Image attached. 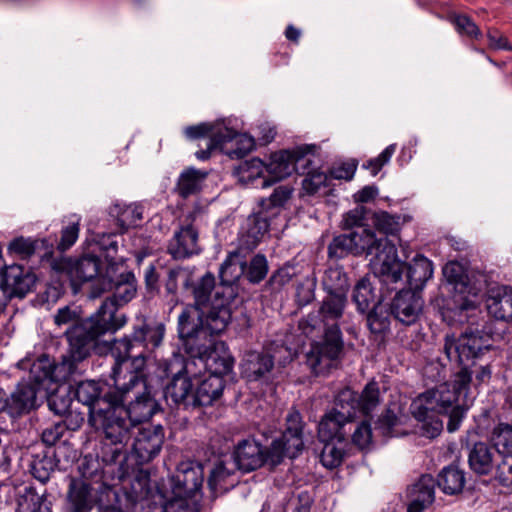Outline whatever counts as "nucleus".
I'll return each mask as SVG.
<instances>
[{"instance_id":"24","label":"nucleus","mask_w":512,"mask_h":512,"mask_svg":"<svg viewBox=\"0 0 512 512\" xmlns=\"http://www.w3.org/2000/svg\"><path fill=\"white\" fill-rule=\"evenodd\" d=\"M264 448L254 438H246L237 443L233 459L238 469L251 472L265 464Z\"/></svg>"},{"instance_id":"57","label":"nucleus","mask_w":512,"mask_h":512,"mask_svg":"<svg viewBox=\"0 0 512 512\" xmlns=\"http://www.w3.org/2000/svg\"><path fill=\"white\" fill-rule=\"evenodd\" d=\"M292 189L286 185L276 187L273 193L267 198H261L259 205L261 210L268 212L272 208L282 207L291 197Z\"/></svg>"},{"instance_id":"34","label":"nucleus","mask_w":512,"mask_h":512,"mask_svg":"<svg viewBox=\"0 0 512 512\" xmlns=\"http://www.w3.org/2000/svg\"><path fill=\"white\" fill-rule=\"evenodd\" d=\"M225 388V381L220 376L208 375L200 381L197 388L194 390L193 404L195 409L203 406L212 405L214 401L218 400Z\"/></svg>"},{"instance_id":"30","label":"nucleus","mask_w":512,"mask_h":512,"mask_svg":"<svg viewBox=\"0 0 512 512\" xmlns=\"http://www.w3.org/2000/svg\"><path fill=\"white\" fill-rule=\"evenodd\" d=\"M401 275L406 271V279L408 288L412 291H417L421 294L426 282L433 275L432 262L423 255H416L413 261L409 264L402 262Z\"/></svg>"},{"instance_id":"2","label":"nucleus","mask_w":512,"mask_h":512,"mask_svg":"<svg viewBox=\"0 0 512 512\" xmlns=\"http://www.w3.org/2000/svg\"><path fill=\"white\" fill-rule=\"evenodd\" d=\"M117 265L106 267L105 276L99 279V285L94 288L93 298L100 297L105 291H113L95 313L78 325L71 327V340L76 344L80 339H88L79 345L77 350L87 351L90 343L97 344V340L106 335L114 334L127 324V316L119 312V307L131 301L136 294L135 276L130 271L119 272Z\"/></svg>"},{"instance_id":"51","label":"nucleus","mask_w":512,"mask_h":512,"mask_svg":"<svg viewBox=\"0 0 512 512\" xmlns=\"http://www.w3.org/2000/svg\"><path fill=\"white\" fill-rule=\"evenodd\" d=\"M43 244V241L23 236L13 239L8 245L10 254H15L21 259H29L33 256L36 250Z\"/></svg>"},{"instance_id":"50","label":"nucleus","mask_w":512,"mask_h":512,"mask_svg":"<svg viewBox=\"0 0 512 512\" xmlns=\"http://www.w3.org/2000/svg\"><path fill=\"white\" fill-rule=\"evenodd\" d=\"M269 271L268 261L263 254H256L249 264L246 263L245 277L252 284H259L263 281Z\"/></svg>"},{"instance_id":"6","label":"nucleus","mask_w":512,"mask_h":512,"mask_svg":"<svg viewBox=\"0 0 512 512\" xmlns=\"http://www.w3.org/2000/svg\"><path fill=\"white\" fill-rule=\"evenodd\" d=\"M134 365L136 371L118 375H113L112 371L111 377L116 387L115 400L125 407L134 425H141L158 412L160 406L152 393V387L148 384L143 358H136Z\"/></svg>"},{"instance_id":"13","label":"nucleus","mask_w":512,"mask_h":512,"mask_svg":"<svg viewBox=\"0 0 512 512\" xmlns=\"http://www.w3.org/2000/svg\"><path fill=\"white\" fill-rule=\"evenodd\" d=\"M249 253H244L237 246L234 251L229 252L219 269L220 283L217 286V296H222L221 304L225 308H230V304L237 296V283L244 275L246 269V257Z\"/></svg>"},{"instance_id":"25","label":"nucleus","mask_w":512,"mask_h":512,"mask_svg":"<svg viewBox=\"0 0 512 512\" xmlns=\"http://www.w3.org/2000/svg\"><path fill=\"white\" fill-rule=\"evenodd\" d=\"M198 231L192 225L182 226L168 243L167 252L175 260H182L200 252Z\"/></svg>"},{"instance_id":"15","label":"nucleus","mask_w":512,"mask_h":512,"mask_svg":"<svg viewBox=\"0 0 512 512\" xmlns=\"http://www.w3.org/2000/svg\"><path fill=\"white\" fill-rule=\"evenodd\" d=\"M36 282L35 275L23 266L13 264L5 267L0 281V313L13 297L23 298Z\"/></svg>"},{"instance_id":"7","label":"nucleus","mask_w":512,"mask_h":512,"mask_svg":"<svg viewBox=\"0 0 512 512\" xmlns=\"http://www.w3.org/2000/svg\"><path fill=\"white\" fill-rule=\"evenodd\" d=\"M354 256H372L370 266L375 274L385 284L397 283L401 280L403 266L397 255L396 244L386 237H378L368 228L350 232Z\"/></svg>"},{"instance_id":"55","label":"nucleus","mask_w":512,"mask_h":512,"mask_svg":"<svg viewBox=\"0 0 512 512\" xmlns=\"http://www.w3.org/2000/svg\"><path fill=\"white\" fill-rule=\"evenodd\" d=\"M324 443V447L320 454V461L322 465L328 469H334L340 466L345 455L343 447L337 446L333 441Z\"/></svg>"},{"instance_id":"46","label":"nucleus","mask_w":512,"mask_h":512,"mask_svg":"<svg viewBox=\"0 0 512 512\" xmlns=\"http://www.w3.org/2000/svg\"><path fill=\"white\" fill-rule=\"evenodd\" d=\"M391 313L380 303L367 312V325L371 333L383 334L390 328Z\"/></svg>"},{"instance_id":"42","label":"nucleus","mask_w":512,"mask_h":512,"mask_svg":"<svg viewBox=\"0 0 512 512\" xmlns=\"http://www.w3.org/2000/svg\"><path fill=\"white\" fill-rule=\"evenodd\" d=\"M322 286L326 294L347 295V274L341 267H329L322 278Z\"/></svg>"},{"instance_id":"60","label":"nucleus","mask_w":512,"mask_h":512,"mask_svg":"<svg viewBox=\"0 0 512 512\" xmlns=\"http://www.w3.org/2000/svg\"><path fill=\"white\" fill-rule=\"evenodd\" d=\"M80 231V218L73 216L69 224L62 228L61 239L58 243V249L65 251L75 244Z\"/></svg>"},{"instance_id":"38","label":"nucleus","mask_w":512,"mask_h":512,"mask_svg":"<svg viewBox=\"0 0 512 512\" xmlns=\"http://www.w3.org/2000/svg\"><path fill=\"white\" fill-rule=\"evenodd\" d=\"M228 130L233 136L223 141V152L231 159H241L245 157L255 147L254 138L245 133H239L228 126Z\"/></svg>"},{"instance_id":"9","label":"nucleus","mask_w":512,"mask_h":512,"mask_svg":"<svg viewBox=\"0 0 512 512\" xmlns=\"http://www.w3.org/2000/svg\"><path fill=\"white\" fill-rule=\"evenodd\" d=\"M492 347V338L484 331H465L459 337L446 335L443 351L450 362L468 366Z\"/></svg>"},{"instance_id":"20","label":"nucleus","mask_w":512,"mask_h":512,"mask_svg":"<svg viewBox=\"0 0 512 512\" xmlns=\"http://www.w3.org/2000/svg\"><path fill=\"white\" fill-rule=\"evenodd\" d=\"M73 396L78 402L88 407V418H92L97 409H106L115 400L116 389L104 392L103 386L99 382L86 380L76 384Z\"/></svg>"},{"instance_id":"39","label":"nucleus","mask_w":512,"mask_h":512,"mask_svg":"<svg viewBox=\"0 0 512 512\" xmlns=\"http://www.w3.org/2000/svg\"><path fill=\"white\" fill-rule=\"evenodd\" d=\"M465 481L464 471L450 465L441 470L435 483L445 494L456 495L462 492Z\"/></svg>"},{"instance_id":"41","label":"nucleus","mask_w":512,"mask_h":512,"mask_svg":"<svg viewBox=\"0 0 512 512\" xmlns=\"http://www.w3.org/2000/svg\"><path fill=\"white\" fill-rule=\"evenodd\" d=\"M332 410L353 423L356 413L360 412L358 393L349 387L340 390Z\"/></svg>"},{"instance_id":"21","label":"nucleus","mask_w":512,"mask_h":512,"mask_svg":"<svg viewBox=\"0 0 512 512\" xmlns=\"http://www.w3.org/2000/svg\"><path fill=\"white\" fill-rule=\"evenodd\" d=\"M62 268L67 271L71 280L78 284L95 279L91 289V297H93L94 288L97 285L98 288L100 287L99 279L105 276V273L101 272V260L95 255H84L75 260H66L62 263Z\"/></svg>"},{"instance_id":"16","label":"nucleus","mask_w":512,"mask_h":512,"mask_svg":"<svg viewBox=\"0 0 512 512\" xmlns=\"http://www.w3.org/2000/svg\"><path fill=\"white\" fill-rule=\"evenodd\" d=\"M204 467L197 461L181 462L171 478L174 496L193 498L202 493Z\"/></svg>"},{"instance_id":"35","label":"nucleus","mask_w":512,"mask_h":512,"mask_svg":"<svg viewBox=\"0 0 512 512\" xmlns=\"http://www.w3.org/2000/svg\"><path fill=\"white\" fill-rule=\"evenodd\" d=\"M126 443L109 441L104 438L101 443L97 457L105 465H118V477L122 478L128 473L125 465L127 460L126 451L124 449Z\"/></svg>"},{"instance_id":"49","label":"nucleus","mask_w":512,"mask_h":512,"mask_svg":"<svg viewBox=\"0 0 512 512\" xmlns=\"http://www.w3.org/2000/svg\"><path fill=\"white\" fill-rule=\"evenodd\" d=\"M80 478L76 480H86L89 482L106 483L104 473L99 458L85 456L78 467Z\"/></svg>"},{"instance_id":"32","label":"nucleus","mask_w":512,"mask_h":512,"mask_svg":"<svg viewBox=\"0 0 512 512\" xmlns=\"http://www.w3.org/2000/svg\"><path fill=\"white\" fill-rule=\"evenodd\" d=\"M199 362L209 372V375L224 377L234 365V358L225 348L224 343L216 344Z\"/></svg>"},{"instance_id":"61","label":"nucleus","mask_w":512,"mask_h":512,"mask_svg":"<svg viewBox=\"0 0 512 512\" xmlns=\"http://www.w3.org/2000/svg\"><path fill=\"white\" fill-rule=\"evenodd\" d=\"M452 23L456 31L460 35L469 37L470 39H478L481 36L480 29L475 22L467 15H456L453 17Z\"/></svg>"},{"instance_id":"62","label":"nucleus","mask_w":512,"mask_h":512,"mask_svg":"<svg viewBox=\"0 0 512 512\" xmlns=\"http://www.w3.org/2000/svg\"><path fill=\"white\" fill-rule=\"evenodd\" d=\"M397 145L390 144L377 157L369 159L363 164V168L370 171L371 175L376 176L382 167L389 163L396 151Z\"/></svg>"},{"instance_id":"45","label":"nucleus","mask_w":512,"mask_h":512,"mask_svg":"<svg viewBox=\"0 0 512 512\" xmlns=\"http://www.w3.org/2000/svg\"><path fill=\"white\" fill-rule=\"evenodd\" d=\"M266 164L259 158H251L241 162L234 169V174L244 184H253L262 177Z\"/></svg>"},{"instance_id":"33","label":"nucleus","mask_w":512,"mask_h":512,"mask_svg":"<svg viewBox=\"0 0 512 512\" xmlns=\"http://www.w3.org/2000/svg\"><path fill=\"white\" fill-rule=\"evenodd\" d=\"M486 307L489 314L496 319L512 321V288L501 286L491 290Z\"/></svg>"},{"instance_id":"1","label":"nucleus","mask_w":512,"mask_h":512,"mask_svg":"<svg viewBox=\"0 0 512 512\" xmlns=\"http://www.w3.org/2000/svg\"><path fill=\"white\" fill-rule=\"evenodd\" d=\"M473 374H475L478 384L487 383L491 379V367L489 364H485L475 371L469 370L468 366L462 367L454 374L450 382L442 383L425 391L412 402L413 417L431 428V431L427 428L430 437H435L442 431V421L435 418L438 415L448 416L447 430L449 432L452 433L459 429L472 404L469 392Z\"/></svg>"},{"instance_id":"3","label":"nucleus","mask_w":512,"mask_h":512,"mask_svg":"<svg viewBox=\"0 0 512 512\" xmlns=\"http://www.w3.org/2000/svg\"><path fill=\"white\" fill-rule=\"evenodd\" d=\"M347 295L325 294L318 309L299 322L305 334L322 330V340L313 342L306 353V363L318 376L336 367L344 351V340L340 326L346 315Z\"/></svg>"},{"instance_id":"19","label":"nucleus","mask_w":512,"mask_h":512,"mask_svg":"<svg viewBox=\"0 0 512 512\" xmlns=\"http://www.w3.org/2000/svg\"><path fill=\"white\" fill-rule=\"evenodd\" d=\"M493 446L500 462L496 465L495 480L503 476L506 481L512 477V425L498 423L492 431Z\"/></svg>"},{"instance_id":"47","label":"nucleus","mask_w":512,"mask_h":512,"mask_svg":"<svg viewBox=\"0 0 512 512\" xmlns=\"http://www.w3.org/2000/svg\"><path fill=\"white\" fill-rule=\"evenodd\" d=\"M360 413L368 416L380 403V389L376 381L368 382L358 394Z\"/></svg>"},{"instance_id":"5","label":"nucleus","mask_w":512,"mask_h":512,"mask_svg":"<svg viewBox=\"0 0 512 512\" xmlns=\"http://www.w3.org/2000/svg\"><path fill=\"white\" fill-rule=\"evenodd\" d=\"M164 335V324L139 319L133 324L130 334L110 343L109 350L114 359L113 375L136 371L134 360L138 357L143 358L145 366L146 359L162 344Z\"/></svg>"},{"instance_id":"63","label":"nucleus","mask_w":512,"mask_h":512,"mask_svg":"<svg viewBox=\"0 0 512 512\" xmlns=\"http://www.w3.org/2000/svg\"><path fill=\"white\" fill-rule=\"evenodd\" d=\"M231 136H233V134L229 130H226L225 135L219 132L215 133L213 138L208 139L206 148L200 149L195 153L196 158L200 161H206L211 157L213 151L219 149L223 152V141L231 138Z\"/></svg>"},{"instance_id":"14","label":"nucleus","mask_w":512,"mask_h":512,"mask_svg":"<svg viewBox=\"0 0 512 512\" xmlns=\"http://www.w3.org/2000/svg\"><path fill=\"white\" fill-rule=\"evenodd\" d=\"M131 457L137 465L141 466L152 461L161 451L164 443V429L158 425H137L135 433H132Z\"/></svg>"},{"instance_id":"54","label":"nucleus","mask_w":512,"mask_h":512,"mask_svg":"<svg viewBox=\"0 0 512 512\" xmlns=\"http://www.w3.org/2000/svg\"><path fill=\"white\" fill-rule=\"evenodd\" d=\"M399 219L400 218L398 216H393L388 212L381 211L374 214L373 224L379 233L388 238V235L394 236L399 231Z\"/></svg>"},{"instance_id":"64","label":"nucleus","mask_w":512,"mask_h":512,"mask_svg":"<svg viewBox=\"0 0 512 512\" xmlns=\"http://www.w3.org/2000/svg\"><path fill=\"white\" fill-rule=\"evenodd\" d=\"M367 209L364 206H357L344 215L343 227L344 229L357 228L360 230L364 228L366 220Z\"/></svg>"},{"instance_id":"56","label":"nucleus","mask_w":512,"mask_h":512,"mask_svg":"<svg viewBox=\"0 0 512 512\" xmlns=\"http://www.w3.org/2000/svg\"><path fill=\"white\" fill-rule=\"evenodd\" d=\"M302 165H306L304 173L306 176L302 181V187L307 194L314 195L321 187L328 185L329 176L327 174L319 170H308L310 164L303 163Z\"/></svg>"},{"instance_id":"53","label":"nucleus","mask_w":512,"mask_h":512,"mask_svg":"<svg viewBox=\"0 0 512 512\" xmlns=\"http://www.w3.org/2000/svg\"><path fill=\"white\" fill-rule=\"evenodd\" d=\"M298 267L295 264L286 263L272 273L266 285L272 290L278 291L287 285L298 275Z\"/></svg>"},{"instance_id":"27","label":"nucleus","mask_w":512,"mask_h":512,"mask_svg":"<svg viewBox=\"0 0 512 512\" xmlns=\"http://www.w3.org/2000/svg\"><path fill=\"white\" fill-rule=\"evenodd\" d=\"M37 387L29 381L18 383L8 398V414L12 417H19L29 413L37 407Z\"/></svg>"},{"instance_id":"40","label":"nucleus","mask_w":512,"mask_h":512,"mask_svg":"<svg viewBox=\"0 0 512 512\" xmlns=\"http://www.w3.org/2000/svg\"><path fill=\"white\" fill-rule=\"evenodd\" d=\"M56 466L54 454L49 450H42L31 455L29 463L30 473L41 483H46L50 479V475Z\"/></svg>"},{"instance_id":"31","label":"nucleus","mask_w":512,"mask_h":512,"mask_svg":"<svg viewBox=\"0 0 512 512\" xmlns=\"http://www.w3.org/2000/svg\"><path fill=\"white\" fill-rule=\"evenodd\" d=\"M435 480L431 475H422L408 489L410 503L407 512H422L434 501Z\"/></svg>"},{"instance_id":"29","label":"nucleus","mask_w":512,"mask_h":512,"mask_svg":"<svg viewBox=\"0 0 512 512\" xmlns=\"http://www.w3.org/2000/svg\"><path fill=\"white\" fill-rule=\"evenodd\" d=\"M500 462L494 446L485 442H476L469 451L468 463L472 471L479 475L496 473V465Z\"/></svg>"},{"instance_id":"8","label":"nucleus","mask_w":512,"mask_h":512,"mask_svg":"<svg viewBox=\"0 0 512 512\" xmlns=\"http://www.w3.org/2000/svg\"><path fill=\"white\" fill-rule=\"evenodd\" d=\"M71 328H68L64 335L68 342V349L65 354L61 357V362L55 364L50 360L47 355L40 356L36 361H34L30 367L29 376L26 381L31 382L33 385L37 387V390L40 391L44 386L45 382H58L62 380H66L71 375L77 372L78 365L86 360L90 355L92 350L95 348L94 343H90L87 347V351L85 350H77L79 345L84 344L88 339L79 338L80 340L74 344L72 342Z\"/></svg>"},{"instance_id":"37","label":"nucleus","mask_w":512,"mask_h":512,"mask_svg":"<svg viewBox=\"0 0 512 512\" xmlns=\"http://www.w3.org/2000/svg\"><path fill=\"white\" fill-rule=\"evenodd\" d=\"M208 173L193 167L184 170L177 181L176 192L183 199L200 192Z\"/></svg>"},{"instance_id":"52","label":"nucleus","mask_w":512,"mask_h":512,"mask_svg":"<svg viewBox=\"0 0 512 512\" xmlns=\"http://www.w3.org/2000/svg\"><path fill=\"white\" fill-rule=\"evenodd\" d=\"M95 242L104 253L107 266L117 265L115 259L119 248V235L116 233L97 234Z\"/></svg>"},{"instance_id":"36","label":"nucleus","mask_w":512,"mask_h":512,"mask_svg":"<svg viewBox=\"0 0 512 512\" xmlns=\"http://www.w3.org/2000/svg\"><path fill=\"white\" fill-rule=\"evenodd\" d=\"M109 215L116 221L119 232L123 233L138 225L143 218V209L135 204L116 203L110 207Z\"/></svg>"},{"instance_id":"18","label":"nucleus","mask_w":512,"mask_h":512,"mask_svg":"<svg viewBox=\"0 0 512 512\" xmlns=\"http://www.w3.org/2000/svg\"><path fill=\"white\" fill-rule=\"evenodd\" d=\"M424 301L417 291L401 289L396 293L390 303V313L394 318L406 326L413 325L423 311Z\"/></svg>"},{"instance_id":"4","label":"nucleus","mask_w":512,"mask_h":512,"mask_svg":"<svg viewBox=\"0 0 512 512\" xmlns=\"http://www.w3.org/2000/svg\"><path fill=\"white\" fill-rule=\"evenodd\" d=\"M230 321L231 308L223 304L215 306L206 318H198L193 308L183 309L178 317V334L185 353L201 360L216 345L213 337L225 331Z\"/></svg>"},{"instance_id":"12","label":"nucleus","mask_w":512,"mask_h":512,"mask_svg":"<svg viewBox=\"0 0 512 512\" xmlns=\"http://www.w3.org/2000/svg\"><path fill=\"white\" fill-rule=\"evenodd\" d=\"M111 492L112 487L107 483L72 478L67 491L66 512H91L108 501Z\"/></svg>"},{"instance_id":"23","label":"nucleus","mask_w":512,"mask_h":512,"mask_svg":"<svg viewBox=\"0 0 512 512\" xmlns=\"http://www.w3.org/2000/svg\"><path fill=\"white\" fill-rule=\"evenodd\" d=\"M263 212L264 211L261 210L258 213L250 215L239 232L237 246H239L244 253L252 252L268 232L269 221L267 216L263 215Z\"/></svg>"},{"instance_id":"22","label":"nucleus","mask_w":512,"mask_h":512,"mask_svg":"<svg viewBox=\"0 0 512 512\" xmlns=\"http://www.w3.org/2000/svg\"><path fill=\"white\" fill-rule=\"evenodd\" d=\"M187 366L178 371L165 387L163 396L166 402L184 409H195L193 402L194 390L191 379L186 375Z\"/></svg>"},{"instance_id":"17","label":"nucleus","mask_w":512,"mask_h":512,"mask_svg":"<svg viewBox=\"0 0 512 512\" xmlns=\"http://www.w3.org/2000/svg\"><path fill=\"white\" fill-rule=\"evenodd\" d=\"M184 286L191 290L194 298L192 304L187 305L184 309L193 308L198 312V318L209 315L215 306H220L223 300L222 296H217V287L215 283V276L207 272L196 282H189L187 278Z\"/></svg>"},{"instance_id":"43","label":"nucleus","mask_w":512,"mask_h":512,"mask_svg":"<svg viewBox=\"0 0 512 512\" xmlns=\"http://www.w3.org/2000/svg\"><path fill=\"white\" fill-rule=\"evenodd\" d=\"M376 295L374 288L368 278L360 279L352 293V301L355 303L357 311L361 314H365L370 310L371 305L375 304Z\"/></svg>"},{"instance_id":"10","label":"nucleus","mask_w":512,"mask_h":512,"mask_svg":"<svg viewBox=\"0 0 512 512\" xmlns=\"http://www.w3.org/2000/svg\"><path fill=\"white\" fill-rule=\"evenodd\" d=\"M89 425L104 435L109 441L124 442L131 438L135 433V428L127 411L123 405H119L117 400L110 403L106 409H97L92 418H88Z\"/></svg>"},{"instance_id":"59","label":"nucleus","mask_w":512,"mask_h":512,"mask_svg":"<svg viewBox=\"0 0 512 512\" xmlns=\"http://www.w3.org/2000/svg\"><path fill=\"white\" fill-rule=\"evenodd\" d=\"M316 285L315 277H305L297 284L295 301L298 306L304 307L314 301Z\"/></svg>"},{"instance_id":"58","label":"nucleus","mask_w":512,"mask_h":512,"mask_svg":"<svg viewBox=\"0 0 512 512\" xmlns=\"http://www.w3.org/2000/svg\"><path fill=\"white\" fill-rule=\"evenodd\" d=\"M349 254L354 255L350 233L334 237L328 246L329 258L342 259Z\"/></svg>"},{"instance_id":"48","label":"nucleus","mask_w":512,"mask_h":512,"mask_svg":"<svg viewBox=\"0 0 512 512\" xmlns=\"http://www.w3.org/2000/svg\"><path fill=\"white\" fill-rule=\"evenodd\" d=\"M228 126L224 122L217 123H200L198 125L188 126L184 129V135L190 140L208 137L211 139L215 133L225 135Z\"/></svg>"},{"instance_id":"11","label":"nucleus","mask_w":512,"mask_h":512,"mask_svg":"<svg viewBox=\"0 0 512 512\" xmlns=\"http://www.w3.org/2000/svg\"><path fill=\"white\" fill-rule=\"evenodd\" d=\"M314 145L297 146L291 150H281L271 155L270 161L266 164V171L270 175V179H263L261 187H268L277 181H280L293 172L304 175L306 165L311 164V160L307 158L312 153Z\"/></svg>"},{"instance_id":"44","label":"nucleus","mask_w":512,"mask_h":512,"mask_svg":"<svg viewBox=\"0 0 512 512\" xmlns=\"http://www.w3.org/2000/svg\"><path fill=\"white\" fill-rule=\"evenodd\" d=\"M233 473L223 463H218L210 472L207 485L214 496L229 491L234 487Z\"/></svg>"},{"instance_id":"26","label":"nucleus","mask_w":512,"mask_h":512,"mask_svg":"<svg viewBox=\"0 0 512 512\" xmlns=\"http://www.w3.org/2000/svg\"><path fill=\"white\" fill-rule=\"evenodd\" d=\"M353 423L333 410L327 412L318 424V436L322 442L336 440L342 445L352 431Z\"/></svg>"},{"instance_id":"28","label":"nucleus","mask_w":512,"mask_h":512,"mask_svg":"<svg viewBox=\"0 0 512 512\" xmlns=\"http://www.w3.org/2000/svg\"><path fill=\"white\" fill-rule=\"evenodd\" d=\"M274 367V358L266 352L251 351L245 354L241 372L248 381H260L268 379Z\"/></svg>"}]
</instances>
